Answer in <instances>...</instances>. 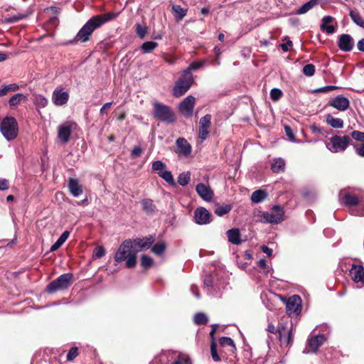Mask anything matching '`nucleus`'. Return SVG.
<instances>
[{
    "instance_id": "obj_36",
    "label": "nucleus",
    "mask_w": 364,
    "mask_h": 364,
    "mask_svg": "<svg viewBox=\"0 0 364 364\" xmlns=\"http://www.w3.org/2000/svg\"><path fill=\"white\" fill-rule=\"evenodd\" d=\"M158 46V43L154 41H146L141 46L143 53H149L155 50Z\"/></svg>"
},
{
    "instance_id": "obj_8",
    "label": "nucleus",
    "mask_w": 364,
    "mask_h": 364,
    "mask_svg": "<svg viewBox=\"0 0 364 364\" xmlns=\"http://www.w3.org/2000/svg\"><path fill=\"white\" fill-rule=\"evenodd\" d=\"M193 82V75L188 76L182 72L181 77L177 80L173 88V96L179 97L183 95L190 89Z\"/></svg>"
},
{
    "instance_id": "obj_53",
    "label": "nucleus",
    "mask_w": 364,
    "mask_h": 364,
    "mask_svg": "<svg viewBox=\"0 0 364 364\" xmlns=\"http://www.w3.org/2000/svg\"><path fill=\"white\" fill-rule=\"evenodd\" d=\"M282 95V92L278 88H273L270 91V97L273 101L279 100Z\"/></svg>"
},
{
    "instance_id": "obj_54",
    "label": "nucleus",
    "mask_w": 364,
    "mask_h": 364,
    "mask_svg": "<svg viewBox=\"0 0 364 364\" xmlns=\"http://www.w3.org/2000/svg\"><path fill=\"white\" fill-rule=\"evenodd\" d=\"M284 131H285L287 136L288 137V139L290 141L294 142V143L298 142L295 138V136L294 134L292 129L289 126L285 125Z\"/></svg>"
},
{
    "instance_id": "obj_30",
    "label": "nucleus",
    "mask_w": 364,
    "mask_h": 364,
    "mask_svg": "<svg viewBox=\"0 0 364 364\" xmlns=\"http://www.w3.org/2000/svg\"><path fill=\"white\" fill-rule=\"evenodd\" d=\"M172 11L177 21H181L187 14L188 9L181 7L180 5L173 4Z\"/></svg>"
},
{
    "instance_id": "obj_5",
    "label": "nucleus",
    "mask_w": 364,
    "mask_h": 364,
    "mask_svg": "<svg viewBox=\"0 0 364 364\" xmlns=\"http://www.w3.org/2000/svg\"><path fill=\"white\" fill-rule=\"evenodd\" d=\"M154 117L161 122L171 124L176 121L174 113L170 107L158 102H153Z\"/></svg>"
},
{
    "instance_id": "obj_10",
    "label": "nucleus",
    "mask_w": 364,
    "mask_h": 364,
    "mask_svg": "<svg viewBox=\"0 0 364 364\" xmlns=\"http://www.w3.org/2000/svg\"><path fill=\"white\" fill-rule=\"evenodd\" d=\"M156 237L154 235H149L148 237L140 238L137 237L131 240L132 246L138 252L149 249L154 243Z\"/></svg>"
},
{
    "instance_id": "obj_19",
    "label": "nucleus",
    "mask_w": 364,
    "mask_h": 364,
    "mask_svg": "<svg viewBox=\"0 0 364 364\" xmlns=\"http://www.w3.org/2000/svg\"><path fill=\"white\" fill-rule=\"evenodd\" d=\"M338 46L343 52H350L354 46L353 38L349 34H342L338 38Z\"/></svg>"
},
{
    "instance_id": "obj_39",
    "label": "nucleus",
    "mask_w": 364,
    "mask_h": 364,
    "mask_svg": "<svg viewBox=\"0 0 364 364\" xmlns=\"http://www.w3.org/2000/svg\"><path fill=\"white\" fill-rule=\"evenodd\" d=\"M219 343L223 347H229L230 350L233 351L235 350V346L233 340L230 337H221L219 339Z\"/></svg>"
},
{
    "instance_id": "obj_38",
    "label": "nucleus",
    "mask_w": 364,
    "mask_h": 364,
    "mask_svg": "<svg viewBox=\"0 0 364 364\" xmlns=\"http://www.w3.org/2000/svg\"><path fill=\"white\" fill-rule=\"evenodd\" d=\"M352 21L358 26L364 28V20L356 11L351 10L349 14Z\"/></svg>"
},
{
    "instance_id": "obj_51",
    "label": "nucleus",
    "mask_w": 364,
    "mask_h": 364,
    "mask_svg": "<svg viewBox=\"0 0 364 364\" xmlns=\"http://www.w3.org/2000/svg\"><path fill=\"white\" fill-rule=\"evenodd\" d=\"M136 33L141 39H143L147 33V27L138 23L136 24Z\"/></svg>"
},
{
    "instance_id": "obj_55",
    "label": "nucleus",
    "mask_w": 364,
    "mask_h": 364,
    "mask_svg": "<svg viewBox=\"0 0 364 364\" xmlns=\"http://www.w3.org/2000/svg\"><path fill=\"white\" fill-rule=\"evenodd\" d=\"M337 89H338V87H336V86L327 85V86H324V87H322L320 88H317L314 92H318H318H329L333 91L335 90H337Z\"/></svg>"
},
{
    "instance_id": "obj_62",
    "label": "nucleus",
    "mask_w": 364,
    "mask_h": 364,
    "mask_svg": "<svg viewBox=\"0 0 364 364\" xmlns=\"http://www.w3.org/2000/svg\"><path fill=\"white\" fill-rule=\"evenodd\" d=\"M255 364H273V363L269 362V358H264L263 357H259L255 360Z\"/></svg>"
},
{
    "instance_id": "obj_6",
    "label": "nucleus",
    "mask_w": 364,
    "mask_h": 364,
    "mask_svg": "<svg viewBox=\"0 0 364 364\" xmlns=\"http://www.w3.org/2000/svg\"><path fill=\"white\" fill-rule=\"evenodd\" d=\"M73 275L72 273H65L59 276L57 279L48 284L46 291L49 294H53L59 290L68 289L73 283Z\"/></svg>"
},
{
    "instance_id": "obj_26",
    "label": "nucleus",
    "mask_w": 364,
    "mask_h": 364,
    "mask_svg": "<svg viewBox=\"0 0 364 364\" xmlns=\"http://www.w3.org/2000/svg\"><path fill=\"white\" fill-rule=\"evenodd\" d=\"M333 21V18L331 16H326L322 18L321 24V30L325 31L327 34H332L335 32V28L331 24Z\"/></svg>"
},
{
    "instance_id": "obj_56",
    "label": "nucleus",
    "mask_w": 364,
    "mask_h": 364,
    "mask_svg": "<svg viewBox=\"0 0 364 364\" xmlns=\"http://www.w3.org/2000/svg\"><path fill=\"white\" fill-rule=\"evenodd\" d=\"M351 137L355 141H364V132L360 131H353L351 133Z\"/></svg>"
},
{
    "instance_id": "obj_57",
    "label": "nucleus",
    "mask_w": 364,
    "mask_h": 364,
    "mask_svg": "<svg viewBox=\"0 0 364 364\" xmlns=\"http://www.w3.org/2000/svg\"><path fill=\"white\" fill-rule=\"evenodd\" d=\"M105 255V250L102 246H98L94 250L93 255L97 258H101Z\"/></svg>"
},
{
    "instance_id": "obj_11",
    "label": "nucleus",
    "mask_w": 364,
    "mask_h": 364,
    "mask_svg": "<svg viewBox=\"0 0 364 364\" xmlns=\"http://www.w3.org/2000/svg\"><path fill=\"white\" fill-rule=\"evenodd\" d=\"M76 124L71 122H65L58 127V138L63 144H66L70 140L72 131L75 128Z\"/></svg>"
},
{
    "instance_id": "obj_13",
    "label": "nucleus",
    "mask_w": 364,
    "mask_h": 364,
    "mask_svg": "<svg viewBox=\"0 0 364 364\" xmlns=\"http://www.w3.org/2000/svg\"><path fill=\"white\" fill-rule=\"evenodd\" d=\"M340 200L346 206L353 207L359 203V197L350 189L341 190L338 194Z\"/></svg>"
},
{
    "instance_id": "obj_52",
    "label": "nucleus",
    "mask_w": 364,
    "mask_h": 364,
    "mask_svg": "<svg viewBox=\"0 0 364 364\" xmlns=\"http://www.w3.org/2000/svg\"><path fill=\"white\" fill-rule=\"evenodd\" d=\"M210 353H211V356L214 361L218 362L220 360V358L218 354V352H217V345L215 341L211 342Z\"/></svg>"
},
{
    "instance_id": "obj_25",
    "label": "nucleus",
    "mask_w": 364,
    "mask_h": 364,
    "mask_svg": "<svg viewBox=\"0 0 364 364\" xmlns=\"http://www.w3.org/2000/svg\"><path fill=\"white\" fill-rule=\"evenodd\" d=\"M176 144L179 154L187 156L191 153L192 147L186 139L178 138L176 141Z\"/></svg>"
},
{
    "instance_id": "obj_31",
    "label": "nucleus",
    "mask_w": 364,
    "mask_h": 364,
    "mask_svg": "<svg viewBox=\"0 0 364 364\" xmlns=\"http://www.w3.org/2000/svg\"><path fill=\"white\" fill-rule=\"evenodd\" d=\"M326 123L335 129H341L343 127V121L340 118H336L331 114H327L326 118Z\"/></svg>"
},
{
    "instance_id": "obj_61",
    "label": "nucleus",
    "mask_w": 364,
    "mask_h": 364,
    "mask_svg": "<svg viewBox=\"0 0 364 364\" xmlns=\"http://www.w3.org/2000/svg\"><path fill=\"white\" fill-rule=\"evenodd\" d=\"M69 235H70V232L68 230H65L61 234V235L59 237L58 240L60 241L62 244H63L67 240Z\"/></svg>"
},
{
    "instance_id": "obj_1",
    "label": "nucleus",
    "mask_w": 364,
    "mask_h": 364,
    "mask_svg": "<svg viewBox=\"0 0 364 364\" xmlns=\"http://www.w3.org/2000/svg\"><path fill=\"white\" fill-rule=\"evenodd\" d=\"M117 14L110 11L104 14L93 16L77 33L73 40L66 43L67 45H74L77 43H85L90 40V38L95 30L100 28L105 23L114 19Z\"/></svg>"
},
{
    "instance_id": "obj_17",
    "label": "nucleus",
    "mask_w": 364,
    "mask_h": 364,
    "mask_svg": "<svg viewBox=\"0 0 364 364\" xmlns=\"http://www.w3.org/2000/svg\"><path fill=\"white\" fill-rule=\"evenodd\" d=\"M69 100V94L63 91L61 87H57L54 90L52 95V101L56 106H63L65 105Z\"/></svg>"
},
{
    "instance_id": "obj_58",
    "label": "nucleus",
    "mask_w": 364,
    "mask_h": 364,
    "mask_svg": "<svg viewBox=\"0 0 364 364\" xmlns=\"http://www.w3.org/2000/svg\"><path fill=\"white\" fill-rule=\"evenodd\" d=\"M142 153V149L139 146H135L131 151V156L134 159L139 157Z\"/></svg>"
},
{
    "instance_id": "obj_33",
    "label": "nucleus",
    "mask_w": 364,
    "mask_h": 364,
    "mask_svg": "<svg viewBox=\"0 0 364 364\" xmlns=\"http://www.w3.org/2000/svg\"><path fill=\"white\" fill-rule=\"evenodd\" d=\"M141 205L143 210L147 214H153L156 210L154 201L149 198L143 199L141 200Z\"/></svg>"
},
{
    "instance_id": "obj_35",
    "label": "nucleus",
    "mask_w": 364,
    "mask_h": 364,
    "mask_svg": "<svg viewBox=\"0 0 364 364\" xmlns=\"http://www.w3.org/2000/svg\"><path fill=\"white\" fill-rule=\"evenodd\" d=\"M26 100V97L24 95L21 93H18L13 95L9 99V103L11 107H16L22 101H24Z\"/></svg>"
},
{
    "instance_id": "obj_43",
    "label": "nucleus",
    "mask_w": 364,
    "mask_h": 364,
    "mask_svg": "<svg viewBox=\"0 0 364 364\" xmlns=\"http://www.w3.org/2000/svg\"><path fill=\"white\" fill-rule=\"evenodd\" d=\"M193 321L197 325H203L208 323V318L205 314L200 312L195 314Z\"/></svg>"
},
{
    "instance_id": "obj_28",
    "label": "nucleus",
    "mask_w": 364,
    "mask_h": 364,
    "mask_svg": "<svg viewBox=\"0 0 364 364\" xmlns=\"http://www.w3.org/2000/svg\"><path fill=\"white\" fill-rule=\"evenodd\" d=\"M228 241L233 245H240L242 242L240 238V230L237 228H233L227 231Z\"/></svg>"
},
{
    "instance_id": "obj_49",
    "label": "nucleus",
    "mask_w": 364,
    "mask_h": 364,
    "mask_svg": "<svg viewBox=\"0 0 364 364\" xmlns=\"http://www.w3.org/2000/svg\"><path fill=\"white\" fill-rule=\"evenodd\" d=\"M79 355L78 348L77 347H72L70 350L68 351L67 355H66V360L68 361H72L75 358H77Z\"/></svg>"
},
{
    "instance_id": "obj_42",
    "label": "nucleus",
    "mask_w": 364,
    "mask_h": 364,
    "mask_svg": "<svg viewBox=\"0 0 364 364\" xmlns=\"http://www.w3.org/2000/svg\"><path fill=\"white\" fill-rule=\"evenodd\" d=\"M166 243L164 242H160L154 245L151 248V252L156 255H161L166 250Z\"/></svg>"
},
{
    "instance_id": "obj_3",
    "label": "nucleus",
    "mask_w": 364,
    "mask_h": 364,
    "mask_svg": "<svg viewBox=\"0 0 364 364\" xmlns=\"http://www.w3.org/2000/svg\"><path fill=\"white\" fill-rule=\"evenodd\" d=\"M227 282L218 274L207 275L203 281V288L207 294L213 297H220Z\"/></svg>"
},
{
    "instance_id": "obj_48",
    "label": "nucleus",
    "mask_w": 364,
    "mask_h": 364,
    "mask_svg": "<svg viewBox=\"0 0 364 364\" xmlns=\"http://www.w3.org/2000/svg\"><path fill=\"white\" fill-rule=\"evenodd\" d=\"M302 73L307 77H311L315 73V66L313 64H307L303 67Z\"/></svg>"
},
{
    "instance_id": "obj_18",
    "label": "nucleus",
    "mask_w": 364,
    "mask_h": 364,
    "mask_svg": "<svg viewBox=\"0 0 364 364\" xmlns=\"http://www.w3.org/2000/svg\"><path fill=\"white\" fill-rule=\"evenodd\" d=\"M350 276L355 283L364 285V267L361 264H353L350 269Z\"/></svg>"
},
{
    "instance_id": "obj_20",
    "label": "nucleus",
    "mask_w": 364,
    "mask_h": 364,
    "mask_svg": "<svg viewBox=\"0 0 364 364\" xmlns=\"http://www.w3.org/2000/svg\"><path fill=\"white\" fill-rule=\"evenodd\" d=\"M194 221L198 225H206L210 223V214L205 208H198L194 212Z\"/></svg>"
},
{
    "instance_id": "obj_14",
    "label": "nucleus",
    "mask_w": 364,
    "mask_h": 364,
    "mask_svg": "<svg viewBox=\"0 0 364 364\" xmlns=\"http://www.w3.org/2000/svg\"><path fill=\"white\" fill-rule=\"evenodd\" d=\"M301 298L298 295H294L289 298L287 304V313L289 315H297L301 311Z\"/></svg>"
},
{
    "instance_id": "obj_32",
    "label": "nucleus",
    "mask_w": 364,
    "mask_h": 364,
    "mask_svg": "<svg viewBox=\"0 0 364 364\" xmlns=\"http://www.w3.org/2000/svg\"><path fill=\"white\" fill-rule=\"evenodd\" d=\"M206 62V60H203L200 62H193L186 70H183L182 72L188 76L193 75L191 72L203 67Z\"/></svg>"
},
{
    "instance_id": "obj_22",
    "label": "nucleus",
    "mask_w": 364,
    "mask_h": 364,
    "mask_svg": "<svg viewBox=\"0 0 364 364\" xmlns=\"http://www.w3.org/2000/svg\"><path fill=\"white\" fill-rule=\"evenodd\" d=\"M196 191L198 196L205 201H210L213 197V193L210 188L205 185L204 183H200L196 187Z\"/></svg>"
},
{
    "instance_id": "obj_59",
    "label": "nucleus",
    "mask_w": 364,
    "mask_h": 364,
    "mask_svg": "<svg viewBox=\"0 0 364 364\" xmlns=\"http://www.w3.org/2000/svg\"><path fill=\"white\" fill-rule=\"evenodd\" d=\"M112 102H107L100 108V112L102 115L106 114L107 110L111 107Z\"/></svg>"
},
{
    "instance_id": "obj_27",
    "label": "nucleus",
    "mask_w": 364,
    "mask_h": 364,
    "mask_svg": "<svg viewBox=\"0 0 364 364\" xmlns=\"http://www.w3.org/2000/svg\"><path fill=\"white\" fill-rule=\"evenodd\" d=\"M286 163L282 158H274L271 164V170L276 173H283L285 171Z\"/></svg>"
},
{
    "instance_id": "obj_23",
    "label": "nucleus",
    "mask_w": 364,
    "mask_h": 364,
    "mask_svg": "<svg viewBox=\"0 0 364 364\" xmlns=\"http://www.w3.org/2000/svg\"><path fill=\"white\" fill-rule=\"evenodd\" d=\"M279 337L281 343H285L287 345H290L293 342L292 338V327L290 328H285L284 326H282L278 329Z\"/></svg>"
},
{
    "instance_id": "obj_63",
    "label": "nucleus",
    "mask_w": 364,
    "mask_h": 364,
    "mask_svg": "<svg viewBox=\"0 0 364 364\" xmlns=\"http://www.w3.org/2000/svg\"><path fill=\"white\" fill-rule=\"evenodd\" d=\"M9 188V181L6 179L0 178V190L5 191Z\"/></svg>"
},
{
    "instance_id": "obj_41",
    "label": "nucleus",
    "mask_w": 364,
    "mask_h": 364,
    "mask_svg": "<svg viewBox=\"0 0 364 364\" xmlns=\"http://www.w3.org/2000/svg\"><path fill=\"white\" fill-rule=\"evenodd\" d=\"M19 89V86L16 83H12L8 85L4 86L0 89V97L6 95L9 92H14Z\"/></svg>"
},
{
    "instance_id": "obj_60",
    "label": "nucleus",
    "mask_w": 364,
    "mask_h": 364,
    "mask_svg": "<svg viewBox=\"0 0 364 364\" xmlns=\"http://www.w3.org/2000/svg\"><path fill=\"white\" fill-rule=\"evenodd\" d=\"M355 153L361 157H364V143L355 147Z\"/></svg>"
},
{
    "instance_id": "obj_12",
    "label": "nucleus",
    "mask_w": 364,
    "mask_h": 364,
    "mask_svg": "<svg viewBox=\"0 0 364 364\" xmlns=\"http://www.w3.org/2000/svg\"><path fill=\"white\" fill-rule=\"evenodd\" d=\"M326 340V338L322 334L311 336L308 339V346L305 348L303 353L306 354L309 353H316L318 348L324 343Z\"/></svg>"
},
{
    "instance_id": "obj_7",
    "label": "nucleus",
    "mask_w": 364,
    "mask_h": 364,
    "mask_svg": "<svg viewBox=\"0 0 364 364\" xmlns=\"http://www.w3.org/2000/svg\"><path fill=\"white\" fill-rule=\"evenodd\" d=\"M351 139L349 136H343L335 135L331 136L326 143V148L332 153L344 151L348 146Z\"/></svg>"
},
{
    "instance_id": "obj_9",
    "label": "nucleus",
    "mask_w": 364,
    "mask_h": 364,
    "mask_svg": "<svg viewBox=\"0 0 364 364\" xmlns=\"http://www.w3.org/2000/svg\"><path fill=\"white\" fill-rule=\"evenodd\" d=\"M284 211L280 205H274L271 212L262 214V221L271 224L280 223L284 220Z\"/></svg>"
},
{
    "instance_id": "obj_47",
    "label": "nucleus",
    "mask_w": 364,
    "mask_h": 364,
    "mask_svg": "<svg viewBox=\"0 0 364 364\" xmlns=\"http://www.w3.org/2000/svg\"><path fill=\"white\" fill-rule=\"evenodd\" d=\"M154 260L151 257L146 255H142L141 258V264L144 268H149L152 266Z\"/></svg>"
},
{
    "instance_id": "obj_2",
    "label": "nucleus",
    "mask_w": 364,
    "mask_h": 364,
    "mask_svg": "<svg viewBox=\"0 0 364 364\" xmlns=\"http://www.w3.org/2000/svg\"><path fill=\"white\" fill-rule=\"evenodd\" d=\"M137 251L132 246L131 239L125 240L117 250L114 259L116 262L125 261L127 268H133L136 264Z\"/></svg>"
},
{
    "instance_id": "obj_50",
    "label": "nucleus",
    "mask_w": 364,
    "mask_h": 364,
    "mask_svg": "<svg viewBox=\"0 0 364 364\" xmlns=\"http://www.w3.org/2000/svg\"><path fill=\"white\" fill-rule=\"evenodd\" d=\"M166 168V164L160 160L155 161L152 163L151 168L153 171H161Z\"/></svg>"
},
{
    "instance_id": "obj_44",
    "label": "nucleus",
    "mask_w": 364,
    "mask_h": 364,
    "mask_svg": "<svg viewBox=\"0 0 364 364\" xmlns=\"http://www.w3.org/2000/svg\"><path fill=\"white\" fill-rule=\"evenodd\" d=\"M231 210L230 205H219L215 208V213L218 216H223L227 213H228Z\"/></svg>"
},
{
    "instance_id": "obj_4",
    "label": "nucleus",
    "mask_w": 364,
    "mask_h": 364,
    "mask_svg": "<svg viewBox=\"0 0 364 364\" xmlns=\"http://www.w3.org/2000/svg\"><path fill=\"white\" fill-rule=\"evenodd\" d=\"M0 132L7 141L15 139L18 134V124L14 117H6L0 123Z\"/></svg>"
},
{
    "instance_id": "obj_40",
    "label": "nucleus",
    "mask_w": 364,
    "mask_h": 364,
    "mask_svg": "<svg viewBox=\"0 0 364 364\" xmlns=\"http://www.w3.org/2000/svg\"><path fill=\"white\" fill-rule=\"evenodd\" d=\"M190 180L191 173L189 171L181 173L178 176V183L182 186L188 185Z\"/></svg>"
},
{
    "instance_id": "obj_64",
    "label": "nucleus",
    "mask_w": 364,
    "mask_h": 364,
    "mask_svg": "<svg viewBox=\"0 0 364 364\" xmlns=\"http://www.w3.org/2000/svg\"><path fill=\"white\" fill-rule=\"evenodd\" d=\"M357 48L360 51L364 52V38L358 42Z\"/></svg>"
},
{
    "instance_id": "obj_37",
    "label": "nucleus",
    "mask_w": 364,
    "mask_h": 364,
    "mask_svg": "<svg viewBox=\"0 0 364 364\" xmlns=\"http://www.w3.org/2000/svg\"><path fill=\"white\" fill-rule=\"evenodd\" d=\"M158 175L168 183L171 185L175 184L171 172L170 171L166 170V168L163 171L158 172Z\"/></svg>"
},
{
    "instance_id": "obj_45",
    "label": "nucleus",
    "mask_w": 364,
    "mask_h": 364,
    "mask_svg": "<svg viewBox=\"0 0 364 364\" xmlns=\"http://www.w3.org/2000/svg\"><path fill=\"white\" fill-rule=\"evenodd\" d=\"M171 364H192V362L188 355L181 354Z\"/></svg>"
},
{
    "instance_id": "obj_16",
    "label": "nucleus",
    "mask_w": 364,
    "mask_h": 364,
    "mask_svg": "<svg viewBox=\"0 0 364 364\" xmlns=\"http://www.w3.org/2000/svg\"><path fill=\"white\" fill-rule=\"evenodd\" d=\"M328 105L336 108L341 112H344L348 109L350 106V102L347 97L339 95L332 98L329 101Z\"/></svg>"
},
{
    "instance_id": "obj_15",
    "label": "nucleus",
    "mask_w": 364,
    "mask_h": 364,
    "mask_svg": "<svg viewBox=\"0 0 364 364\" xmlns=\"http://www.w3.org/2000/svg\"><path fill=\"white\" fill-rule=\"evenodd\" d=\"M195 105V97L189 95L183 99L179 105V111L186 117L192 116Z\"/></svg>"
},
{
    "instance_id": "obj_24",
    "label": "nucleus",
    "mask_w": 364,
    "mask_h": 364,
    "mask_svg": "<svg viewBox=\"0 0 364 364\" xmlns=\"http://www.w3.org/2000/svg\"><path fill=\"white\" fill-rule=\"evenodd\" d=\"M68 187L73 197H78L82 193V187L76 178H70L68 181Z\"/></svg>"
},
{
    "instance_id": "obj_29",
    "label": "nucleus",
    "mask_w": 364,
    "mask_h": 364,
    "mask_svg": "<svg viewBox=\"0 0 364 364\" xmlns=\"http://www.w3.org/2000/svg\"><path fill=\"white\" fill-rule=\"evenodd\" d=\"M318 3L319 0H310L299 8L296 11V14L298 15L304 14L318 5Z\"/></svg>"
},
{
    "instance_id": "obj_21",
    "label": "nucleus",
    "mask_w": 364,
    "mask_h": 364,
    "mask_svg": "<svg viewBox=\"0 0 364 364\" xmlns=\"http://www.w3.org/2000/svg\"><path fill=\"white\" fill-rule=\"evenodd\" d=\"M211 116L206 114L201 117L199 121V137L202 140H205L208 135V129L210 126Z\"/></svg>"
},
{
    "instance_id": "obj_46",
    "label": "nucleus",
    "mask_w": 364,
    "mask_h": 364,
    "mask_svg": "<svg viewBox=\"0 0 364 364\" xmlns=\"http://www.w3.org/2000/svg\"><path fill=\"white\" fill-rule=\"evenodd\" d=\"M34 102L38 107H45L47 106L48 101L43 95H38L35 97Z\"/></svg>"
},
{
    "instance_id": "obj_34",
    "label": "nucleus",
    "mask_w": 364,
    "mask_h": 364,
    "mask_svg": "<svg viewBox=\"0 0 364 364\" xmlns=\"http://www.w3.org/2000/svg\"><path fill=\"white\" fill-rule=\"evenodd\" d=\"M267 196V193L265 191L257 190L252 193L251 200L253 203H259L262 202Z\"/></svg>"
}]
</instances>
